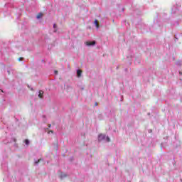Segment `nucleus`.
Segmentation results:
<instances>
[{
    "label": "nucleus",
    "instance_id": "nucleus-1",
    "mask_svg": "<svg viewBox=\"0 0 182 182\" xmlns=\"http://www.w3.org/2000/svg\"><path fill=\"white\" fill-rule=\"evenodd\" d=\"M105 139H106V135H105V134H100L98 136V141H102L105 140Z\"/></svg>",
    "mask_w": 182,
    "mask_h": 182
},
{
    "label": "nucleus",
    "instance_id": "nucleus-2",
    "mask_svg": "<svg viewBox=\"0 0 182 182\" xmlns=\"http://www.w3.org/2000/svg\"><path fill=\"white\" fill-rule=\"evenodd\" d=\"M85 45L87 46H94V45H96V41H87Z\"/></svg>",
    "mask_w": 182,
    "mask_h": 182
},
{
    "label": "nucleus",
    "instance_id": "nucleus-3",
    "mask_svg": "<svg viewBox=\"0 0 182 182\" xmlns=\"http://www.w3.org/2000/svg\"><path fill=\"white\" fill-rule=\"evenodd\" d=\"M82 70H77V77H80V76H82Z\"/></svg>",
    "mask_w": 182,
    "mask_h": 182
},
{
    "label": "nucleus",
    "instance_id": "nucleus-4",
    "mask_svg": "<svg viewBox=\"0 0 182 182\" xmlns=\"http://www.w3.org/2000/svg\"><path fill=\"white\" fill-rule=\"evenodd\" d=\"M38 97H40V99H42V97H43V91H39Z\"/></svg>",
    "mask_w": 182,
    "mask_h": 182
},
{
    "label": "nucleus",
    "instance_id": "nucleus-5",
    "mask_svg": "<svg viewBox=\"0 0 182 182\" xmlns=\"http://www.w3.org/2000/svg\"><path fill=\"white\" fill-rule=\"evenodd\" d=\"M43 16V14L42 13H39L37 15L36 18H37V19H41V18H42Z\"/></svg>",
    "mask_w": 182,
    "mask_h": 182
},
{
    "label": "nucleus",
    "instance_id": "nucleus-6",
    "mask_svg": "<svg viewBox=\"0 0 182 182\" xmlns=\"http://www.w3.org/2000/svg\"><path fill=\"white\" fill-rule=\"evenodd\" d=\"M67 176H68L66 175V173H60V178H65V177H67Z\"/></svg>",
    "mask_w": 182,
    "mask_h": 182
},
{
    "label": "nucleus",
    "instance_id": "nucleus-7",
    "mask_svg": "<svg viewBox=\"0 0 182 182\" xmlns=\"http://www.w3.org/2000/svg\"><path fill=\"white\" fill-rule=\"evenodd\" d=\"M94 23L96 26V27L99 28V21L97 20H95Z\"/></svg>",
    "mask_w": 182,
    "mask_h": 182
},
{
    "label": "nucleus",
    "instance_id": "nucleus-8",
    "mask_svg": "<svg viewBox=\"0 0 182 182\" xmlns=\"http://www.w3.org/2000/svg\"><path fill=\"white\" fill-rule=\"evenodd\" d=\"M25 143L27 146L29 145V140L28 139H25Z\"/></svg>",
    "mask_w": 182,
    "mask_h": 182
},
{
    "label": "nucleus",
    "instance_id": "nucleus-9",
    "mask_svg": "<svg viewBox=\"0 0 182 182\" xmlns=\"http://www.w3.org/2000/svg\"><path fill=\"white\" fill-rule=\"evenodd\" d=\"M105 139L107 140V141H110V138H109V136H105Z\"/></svg>",
    "mask_w": 182,
    "mask_h": 182
},
{
    "label": "nucleus",
    "instance_id": "nucleus-10",
    "mask_svg": "<svg viewBox=\"0 0 182 182\" xmlns=\"http://www.w3.org/2000/svg\"><path fill=\"white\" fill-rule=\"evenodd\" d=\"M41 159H38L37 161L35 162V164H38L41 161Z\"/></svg>",
    "mask_w": 182,
    "mask_h": 182
},
{
    "label": "nucleus",
    "instance_id": "nucleus-11",
    "mask_svg": "<svg viewBox=\"0 0 182 182\" xmlns=\"http://www.w3.org/2000/svg\"><path fill=\"white\" fill-rule=\"evenodd\" d=\"M22 59H23V58L20 57V58H18V60L21 61V60H22Z\"/></svg>",
    "mask_w": 182,
    "mask_h": 182
},
{
    "label": "nucleus",
    "instance_id": "nucleus-12",
    "mask_svg": "<svg viewBox=\"0 0 182 182\" xmlns=\"http://www.w3.org/2000/svg\"><path fill=\"white\" fill-rule=\"evenodd\" d=\"M53 28H56V24H53Z\"/></svg>",
    "mask_w": 182,
    "mask_h": 182
},
{
    "label": "nucleus",
    "instance_id": "nucleus-13",
    "mask_svg": "<svg viewBox=\"0 0 182 182\" xmlns=\"http://www.w3.org/2000/svg\"><path fill=\"white\" fill-rule=\"evenodd\" d=\"M50 133H53V131H52V130H51V131H50Z\"/></svg>",
    "mask_w": 182,
    "mask_h": 182
},
{
    "label": "nucleus",
    "instance_id": "nucleus-14",
    "mask_svg": "<svg viewBox=\"0 0 182 182\" xmlns=\"http://www.w3.org/2000/svg\"><path fill=\"white\" fill-rule=\"evenodd\" d=\"M50 126H51L50 124H48V127H50Z\"/></svg>",
    "mask_w": 182,
    "mask_h": 182
},
{
    "label": "nucleus",
    "instance_id": "nucleus-15",
    "mask_svg": "<svg viewBox=\"0 0 182 182\" xmlns=\"http://www.w3.org/2000/svg\"><path fill=\"white\" fill-rule=\"evenodd\" d=\"M95 106H97V102L95 103Z\"/></svg>",
    "mask_w": 182,
    "mask_h": 182
},
{
    "label": "nucleus",
    "instance_id": "nucleus-16",
    "mask_svg": "<svg viewBox=\"0 0 182 182\" xmlns=\"http://www.w3.org/2000/svg\"><path fill=\"white\" fill-rule=\"evenodd\" d=\"M55 74H56V75L58 74V71H55Z\"/></svg>",
    "mask_w": 182,
    "mask_h": 182
},
{
    "label": "nucleus",
    "instance_id": "nucleus-17",
    "mask_svg": "<svg viewBox=\"0 0 182 182\" xmlns=\"http://www.w3.org/2000/svg\"><path fill=\"white\" fill-rule=\"evenodd\" d=\"M1 90V92H4V90Z\"/></svg>",
    "mask_w": 182,
    "mask_h": 182
}]
</instances>
